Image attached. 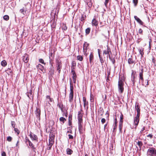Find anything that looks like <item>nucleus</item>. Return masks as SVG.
Listing matches in <instances>:
<instances>
[{"label":"nucleus","instance_id":"f257e3e1","mask_svg":"<svg viewBox=\"0 0 156 156\" xmlns=\"http://www.w3.org/2000/svg\"><path fill=\"white\" fill-rule=\"evenodd\" d=\"M143 72L144 69L142 68L141 69L140 72L139 73V79L140 80H141L142 85L144 86H145V87H147V86L148 85V81L147 80H146L145 81L147 82V84H145L144 83V80L143 77Z\"/></svg>","mask_w":156,"mask_h":156},{"label":"nucleus","instance_id":"f03ea898","mask_svg":"<svg viewBox=\"0 0 156 156\" xmlns=\"http://www.w3.org/2000/svg\"><path fill=\"white\" fill-rule=\"evenodd\" d=\"M54 139V135L53 134H50V137L49 139V142L48 144V147H47V149L48 150H51V147L53 145L54 143L53 140Z\"/></svg>","mask_w":156,"mask_h":156},{"label":"nucleus","instance_id":"7ed1b4c3","mask_svg":"<svg viewBox=\"0 0 156 156\" xmlns=\"http://www.w3.org/2000/svg\"><path fill=\"white\" fill-rule=\"evenodd\" d=\"M147 154L151 156H156V150L153 147H150L148 150Z\"/></svg>","mask_w":156,"mask_h":156},{"label":"nucleus","instance_id":"20e7f679","mask_svg":"<svg viewBox=\"0 0 156 156\" xmlns=\"http://www.w3.org/2000/svg\"><path fill=\"white\" fill-rule=\"evenodd\" d=\"M124 83L122 80L119 79L118 82V88L119 91L120 93H122L124 90V88L123 87Z\"/></svg>","mask_w":156,"mask_h":156},{"label":"nucleus","instance_id":"39448f33","mask_svg":"<svg viewBox=\"0 0 156 156\" xmlns=\"http://www.w3.org/2000/svg\"><path fill=\"white\" fill-rule=\"evenodd\" d=\"M56 66L57 70L58 73H60L61 69L62 68V63L61 61L57 60L56 62Z\"/></svg>","mask_w":156,"mask_h":156},{"label":"nucleus","instance_id":"423d86ee","mask_svg":"<svg viewBox=\"0 0 156 156\" xmlns=\"http://www.w3.org/2000/svg\"><path fill=\"white\" fill-rule=\"evenodd\" d=\"M123 115L122 114H121V115L120 116V121L119 123V129L120 131V132H121L122 131V124L123 122Z\"/></svg>","mask_w":156,"mask_h":156},{"label":"nucleus","instance_id":"0eeeda50","mask_svg":"<svg viewBox=\"0 0 156 156\" xmlns=\"http://www.w3.org/2000/svg\"><path fill=\"white\" fill-rule=\"evenodd\" d=\"M29 136L32 140L37 141L38 137L36 135L34 134L32 132H30Z\"/></svg>","mask_w":156,"mask_h":156},{"label":"nucleus","instance_id":"6e6552de","mask_svg":"<svg viewBox=\"0 0 156 156\" xmlns=\"http://www.w3.org/2000/svg\"><path fill=\"white\" fill-rule=\"evenodd\" d=\"M107 49H106V50H104L103 51V55H104L105 54L107 55V57H108V55L109 57V55H110V53L111 54L112 52H111V49L108 46H107Z\"/></svg>","mask_w":156,"mask_h":156},{"label":"nucleus","instance_id":"1a4fd4ad","mask_svg":"<svg viewBox=\"0 0 156 156\" xmlns=\"http://www.w3.org/2000/svg\"><path fill=\"white\" fill-rule=\"evenodd\" d=\"M139 118H135L134 120V128L136 129L139 121Z\"/></svg>","mask_w":156,"mask_h":156},{"label":"nucleus","instance_id":"9d476101","mask_svg":"<svg viewBox=\"0 0 156 156\" xmlns=\"http://www.w3.org/2000/svg\"><path fill=\"white\" fill-rule=\"evenodd\" d=\"M89 45V44L87 42H85L83 45V50L84 53H86L87 49V47Z\"/></svg>","mask_w":156,"mask_h":156},{"label":"nucleus","instance_id":"9b49d317","mask_svg":"<svg viewBox=\"0 0 156 156\" xmlns=\"http://www.w3.org/2000/svg\"><path fill=\"white\" fill-rule=\"evenodd\" d=\"M23 62L25 63H27L29 60V58L28 55L26 54L23 57Z\"/></svg>","mask_w":156,"mask_h":156},{"label":"nucleus","instance_id":"f8f14e48","mask_svg":"<svg viewBox=\"0 0 156 156\" xmlns=\"http://www.w3.org/2000/svg\"><path fill=\"white\" fill-rule=\"evenodd\" d=\"M134 18L135 20L141 25H143L144 24V23L136 16H134Z\"/></svg>","mask_w":156,"mask_h":156},{"label":"nucleus","instance_id":"ddd939ff","mask_svg":"<svg viewBox=\"0 0 156 156\" xmlns=\"http://www.w3.org/2000/svg\"><path fill=\"white\" fill-rule=\"evenodd\" d=\"M81 116L78 117V126L83 125V120Z\"/></svg>","mask_w":156,"mask_h":156},{"label":"nucleus","instance_id":"4468645a","mask_svg":"<svg viewBox=\"0 0 156 156\" xmlns=\"http://www.w3.org/2000/svg\"><path fill=\"white\" fill-rule=\"evenodd\" d=\"M35 114L36 116L37 117H40L41 115V110L39 108H36V111H35Z\"/></svg>","mask_w":156,"mask_h":156},{"label":"nucleus","instance_id":"2eb2a0df","mask_svg":"<svg viewBox=\"0 0 156 156\" xmlns=\"http://www.w3.org/2000/svg\"><path fill=\"white\" fill-rule=\"evenodd\" d=\"M117 125V121L116 118L115 119L114 123L113 125V132L116 129Z\"/></svg>","mask_w":156,"mask_h":156},{"label":"nucleus","instance_id":"dca6fc26","mask_svg":"<svg viewBox=\"0 0 156 156\" xmlns=\"http://www.w3.org/2000/svg\"><path fill=\"white\" fill-rule=\"evenodd\" d=\"M73 93H70L69 95V101L70 102H72L73 99Z\"/></svg>","mask_w":156,"mask_h":156},{"label":"nucleus","instance_id":"f3484780","mask_svg":"<svg viewBox=\"0 0 156 156\" xmlns=\"http://www.w3.org/2000/svg\"><path fill=\"white\" fill-rule=\"evenodd\" d=\"M92 24L93 26H96L98 25V22L95 19H94L92 20Z\"/></svg>","mask_w":156,"mask_h":156},{"label":"nucleus","instance_id":"a211bd4d","mask_svg":"<svg viewBox=\"0 0 156 156\" xmlns=\"http://www.w3.org/2000/svg\"><path fill=\"white\" fill-rule=\"evenodd\" d=\"M78 129L80 134H83V125L78 126Z\"/></svg>","mask_w":156,"mask_h":156},{"label":"nucleus","instance_id":"6ab92c4d","mask_svg":"<svg viewBox=\"0 0 156 156\" xmlns=\"http://www.w3.org/2000/svg\"><path fill=\"white\" fill-rule=\"evenodd\" d=\"M54 55L51 52L49 56V63L50 64H51V61L52 60V59L54 58Z\"/></svg>","mask_w":156,"mask_h":156},{"label":"nucleus","instance_id":"aec40b11","mask_svg":"<svg viewBox=\"0 0 156 156\" xmlns=\"http://www.w3.org/2000/svg\"><path fill=\"white\" fill-rule=\"evenodd\" d=\"M83 102L84 107V108H85L86 106L87 105H88V102L87 101L85 97H83Z\"/></svg>","mask_w":156,"mask_h":156},{"label":"nucleus","instance_id":"412c9836","mask_svg":"<svg viewBox=\"0 0 156 156\" xmlns=\"http://www.w3.org/2000/svg\"><path fill=\"white\" fill-rule=\"evenodd\" d=\"M57 106L61 109L62 111L63 110V105L61 102H58L57 104Z\"/></svg>","mask_w":156,"mask_h":156},{"label":"nucleus","instance_id":"4be33fe9","mask_svg":"<svg viewBox=\"0 0 156 156\" xmlns=\"http://www.w3.org/2000/svg\"><path fill=\"white\" fill-rule=\"evenodd\" d=\"M36 67L37 69H39L42 71L44 69V66L40 64H38L37 66Z\"/></svg>","mask_w":156,"mask_h":156},{"label":"nucleus","instance_id":"5701e85b","mask_svg":"<svg viewBox=\"0 0 156 156\" xmlns=\"http://www.w3.org/2000/svg\"><path fill=\"white\" fill-rule=\"evenodd\" d=\"M93 58L94 56L93 54L92 53H91L89 56V60L90 63H91L93 62Z\"/></svg>","mask_w":156,"mask_h":156},{"label":"nucleus","instance_id":"b1692460","mask_svg":"<svg viewBox=\"0 0 156 156\" xmlns=\"http://www.w3.org/2000/svg\"><path fill=\"white\" fill-rule=\"evenodd\" d=\"M128 63L129 64H132L134 63V61L132 58H129L128 59Z\"/></svg>","mask_w":156,"mask_h":156},{"label":"nucleus","instance_id":"393cba45","mask_svg":"<svg viewBox=\"0 0 156 156\" xmlns=\"http://www.w3.org/2000/svg\"><path fill=\"white\" fill-rule=\"evenodd\" d=\"M66 152L67 154L71 155L73 153V151L69 148H67L66 149Z\"/></svg>","mask_w":156,"mask_h":156},{"label":"nucleus","instance_id":"a878e982","mask_svg":"<svg viewBox=\"0 0 156 156\" xmlns=\"http://www.w3.org/2000/svg\"><path fill=\"white\" fill-rule=\"evenodd\" d=\"M131 81L133 83V85H134V84L135 81V76H134V75L133 74V72L132 73Z\"/></svg>","mask_w":156,"mask_h":156},{"label":"nucleus","instance_id":"bb28decb","mask_svg":"<svg viewBox=\"0 0 156 156\" xmlns=\"http://www.w3.org/2000/svg\"><path fill=\"white\" fill-rule=\"evenodd\" d=\"M7 64L6 61L5 60H3L1 62V65L3 67L5 66Z\"/></svg>","mask_w":156,"mask_h":156},{"label":"nucleus","instance_id":"cd10ccee","mask_svg":"<svg viewBox=\"0 0 156 156\" xmlns=\"http://www.w3.org/2000/svg\"><path fill=\"white\" fill-rule=\"evenodd\" d=\"M109 58L113 64H115V60L114 58L111 57L109 55Z\"/></svg>","mask_w":156,"mask_h":156},{"label":"nucleus","instance_id":"c85d7f7f","mask_svg":"<svg viewBox=\"0 0 156 156\" xmlns=\"http://www.w3.org/2000/svg\"><path fill=\"white\" fill-rule=\"evenodd\" d=\"M59 120L60 122H62L63 124L66 121V120L65 118L63 117H61L59 118Z\"/></svg>","mask_w":156,"mask_h":156},{"label":"nucleus","instance_id":"c756f323","mask_svg":"<svg viewBox=\"0 0 156 156\" xmlns=\"http://www.w3.org/2000/svg\"><path fill=\"white\" fill-rule=\"evenodd\" d=\"M70 93H73V87L71 82L70 83Z\"/></svg>","mask_w":156,"mask_h":156},{"label":"nucleus","instance_id":"7c9ffc66","mask_svg":"<svg viewBox=\"0 0 156 156\" xmlns=\"http://www.w3.org/2000/svg\"><path fill=\"white\" fill-rule=\"evenodd\" d=\"M135 109L136 110V112H140V107L138 105H136L135 106Z\"/></svg>","mask_w":156,"mask_h":156},{"label":"nucleus","instance_id":"2f4dec72","mask_svg":"<svg viewBox=\"0 0 156 156\" xmlns=\"http://www.w3.org/2000/svg\"><path fill=\"white\" fill-rule=\"evenodd\" d=\"M3 18L5 20L7 21L9 20V17L7 15H5L3 16Z\"/></svg>","mask_w":156,"mask_h":156},{"label":"nucleus","instance_id":"473e14b6","mask_svg":"<svg viewBox=\"0 0 156 156\" xmlns=\"http://www.w3.org/2000/svg\"><path fill=\"white\" fill-rule=\"evenodd\" d=\"M77 59L80 61H82L83 59V57L81 55H78L77 57Z\"/></svg>","mask_w":156,"mask_h":156},{"label":"nucleus","instance_id":"72a5a7b5","mask_svg":"<svg viewBox=\"0 0 156 156\" xmlns=\"http://www.w3.org/2000/svg\"><path fill=\"white\" fill-rule=\"evenodd\" d=\"M90 30V28H88L86 29L85 33L86 34H89Z\"/></svg>","mask_w":156,"mask_h":156},{"label":"nucleus","instance_id":"f704fd0d","mask_svg":"<svg viewBox=\"0 0 156 156\" xmlns=\"http://www.w3.org/2000/svg\"><path fill=\"white\" fill-rule=\"evenodd\" d=\"M46 99H47V100H48V101H50V102H52L53 101V99L51 98L49 96H46Z\"/></svg>","mask_w":156,"mask_h":156},{"label":"nucleus","instance_id":"c9c22d12","mask_svg":"<svg viewBox=\"0 0 156 156\" xmlns=\"http://www.w3.org/2000/svg\"><path fill=\"white\" fill-rule=\"evenodd\" d=\"M138 145L141 148L143 145V143L141 141H138L137 143Z\"/></svg>","mask_w":156,"mask_h":156},{"label":"nucleus","instance_id":"e433bc0d","mask_svg":"<svg viewBox=\"0 0 156 156\" xmlns=\"http://www.w3.org/2000/svg\"><path fill=\"white\" fill-rule=\"evenodd\" d=\"M29 144V146L30 147L33 148V149H35V148L34 147V145H33V143H31V142L30 141H29V142H28Z\"/></svg>","mask_w":156,"mask_h":156},{"label":"nucleus","instance_id":"4c0bfd02","mask_svg":"<svg viewBox=\"0 0 156 156\" xmlns=\"http://www.w3.org/2000/svg\"><path fill=\"white\" fill-rule=\"evenodd\" d=\"M143 49H144L142 48L139 49V53L141 56H143L144 54L143 52Z\"/></svg>","mask_w":156,"mask_h":156},{"label":"nucleus","instance_id":"58836bf2","mask_svg":"<svg viewBox=\"0 0 156 156\" xmlns=\"http://www.w3.org/2000/svg\"><path fill=\"white\" fill-rule=\"evenodd\" d=\"M90 101L91 102H94V97L93 96V95H92L91 94L90 96Z\"/></svg>","mask_w":156,"mask_h":156},{"label":"nucleus","instance_id":"ea45409f","mask_svg":"<svg viewBox=\"0 0 156 156\" xmlns=\"http://www.w3.org/2000/svg\"><path fill=\"white\" fill-rule=\"evenodd\" d=\"M71 72L72 73L73 76L72 77H76V74L75 73V72L74 70H72L71 71Z\"/></svg>","mask_w":156,"mask_h":156},{"label":"nucleus","instance_id":"a19ab883","mask_svg":"<svg viewBox=\"0 0 156 156\" xmlns=\"http://www.w3.org/2000/svg\"><path fill=\"white\" fill-rule=\"evenodd\" d=\"M86 17V16H85L82 15L80 19L81 21H83V20H84L85 19Z\"/></svg>","mask_w":156,"mask_h":156},{"label":"nucleus","instance_id":"79ce46f5","mask_svg":"<svg viewBox=\"0 0 156 156\" xmlns=\"http://www.w3.org/2000/svg\"><path fill=\"white\" fill-rule=\"evenodd\" d=\"M99 58L100 62H101V64H102L104 63V60H103L102 58L101 57L100 55H99Z\"/></svg>","mask_w":156,"mask_h":156},{"label":"nucleus","instance_id":"37998d69","mask_svg":"<svg viewBox=\"0 0 156 156\" xmlns=\"http://www.w3.org/2000/svg\"><path fill=\"white\" fill-rule=\"evenodd\" d=\"M20 12L23 14H25V12L23 8V9H20Z\"/></svg>","mask_w":156,"mask_h":156},{"label":"nucleus","instance_id":"c03bdc74","mask_svg":"<svg viewBox=\"0 0 156 156\" xmlns=\"http://www.w3.org/2000/svg\"><path fill=\"white\" fill-rule=\"evenodd\" d=\"M14 130L15 132L17 133V134H19L20 131L18 129L15 128H14Z\"/></svg>","mask_w":156,"mask_h":156},{"label":"nucleus","instance_id":"a18cd8bd","mask_svg":"<svg viewBox=\"0 0 156 156\" xmlns=\"http://www.w3.org/2000/svg\"><path fill=\"white\" fill-rule=\"evenodd\" d=\"M11 124L13 128H15V123L14 121H12L11 122Z\"/></svg>","mask_w":156,"mask_h":156},{"label":"nucleus","instance_id":"49530a36","mask_svg":"<svg viewBox=\"0 0 156 156\" xmlns=\"http://www.w3.org/2000/svg\"><path fill=\"white\" fill-rule=\"evenodd\" d=\"M7 140L9 142H11L12 140V138L10 136H9L7 137Z\"/></svg>","mask_w":156,"mask_h":156},{"label":"nucleus","instance_id":"de8ad7c7","mask_svg":"<svg viewBox=\"0 0 156 156\" xmlns=\"http://www.w3.org/2000/svg\"><path fill=\"white\" fill-rule=\"evenodd\" d=\"M32 93V90H30L29 92L28 93L27 96L29 98H30V96L31 95Z\"/></svg>","mask_w":156,"mask_h":156},{"label":"nucleus","instance_id":"09e8293b","mask_svg":"<svg viewBox=\"0 0 156 156\" xmlns=\"http://www.w3.org/2000/svg\"><path fill=\"white\" fill-rule=\"evenodd\" d=\"M133 2L135 6H136L138 3V0H133Z\"/></svg>","mask_w":156,"mask_h":156},{"label":"nucleus","instance_id":"8fccbe9b","mask_svg":"<svg viewBox=\"0 0 156 156\" xmlns=\"http://www.w3.org/2000/svg\"><path fill=\"white\" fill-rule=\"evenodd\" d=\"M39 61L40 63L44 64V65H45V63L44 62V60L42 59H39Z\"/></svg>","mask_w":156,"mask_h":156},{"label":"nucleus","instance_id":"3c124183","mask_svg":"<svg viewBox=\"0 0 156 156\" xmlns=\"http://www.w3.org/2000/svg\"><path fill=\"white\" fill-rule=\"evenodd\" d=\"M147 137H150V139H151L153 137V135L151 134H149L147 136Z\"/></svg>","mask_w":156,"mask_h":156},{"label":"nucleus","instance_id":"603ef678","mask_svg":"<svg viewBox=\"0 0 156 156\" xmlns=\"http://www.w3.org/2000/svg\"><path fill=\"white\" fill-rule=\"evenodd\" d=\"M137 114L136 117L135 118H139L140 114V112H137Z\"/></svg>","mask_w":156,"mask_h":156},{"label":"nucleus","instance_id":"864d4df0","mask_svg":"<svg viewBox=\"0 0 156 156\" xmlns=\"http://www.w3.org/2000/svg\"><path fill=\"white\" fill-rule=\"evenodd\" d=\"M82 111V110L81 109L80 111L78 112V117L80 116H81L82 117H83V115L81 113V111Z\"/></svg>","mask_w":156,"mask_h":156},{"label":"nucleus","instance_id":"5fc2aeb1","mask_svg":"<svg viewBox=\"0 0 156 156\" xmlns=\"http://www.w3.org/2000/svg\"><path fill=\"white\" fill-rule=\"evenodd\" d=\"M49 72L50 73L51 75H53L54 74V70L53 69H51L50 71Z\"/></svg>","mask_w":156,"mask_h":156},{"label":"nucleus","instance_id":"6e6d98bb","mask_svg":"<svg viewBox=\"0 0 156 156\" xmlns=\"http://www.w3.org/2000/svg\"><path fill=\"white\" fill-rule=\"evenodd\" d=\"M30 141L29 140V139L27 137H25V142L26 144H27V142H29Z\"/></svg>","mask_w":156,"mask_h":156},{"label":"nucleus","instance_id":"4d7b16f0","mask_svg":"<svg viewBox=\"0 0 156 156\" xmlns=\"http://www.w3.org/2000/svg\"><path fill=\"white\" fill-rule=\"evenodd\" d=\"M109 0H105V2L104 3V4L106 7H107V4L108 3Z\"/></svg>","mask_w":156,"mask_h":156},{"label":"nucleus","instance_id":"13d9d810","mask_svg":"<svg viewBox=\"0 0 156 156\" xmlns=\"http://www.w3.org/2000/svg\"><path fill=\"white\" fill-rule=\"evenodd\" d=\"M105 121H106L105 119L104 118H102L101 119V122L103 124L105 123Z\"/></svg>","mask_w":156,"mask_h":156},{"label":"nucleus","instance_id":"bf43d9fd","mask_svg":"<svg viewBox=\"0 0 156 156\" xmlns=\"http://www.w3.org/2000/svg\"><path fill=\"white\" fill-rule=\"evenodd\" d=\"M143 30L141 29L140 28L139 30L138 33L140 34H142Z\"/></svg>","mask_w":156,"mask_h":156},{"label":"nucleus","instance_id":"052dcab7","mask_svg":"<svg viewBox=\"0 0 156 156\" xmlns=\"http://www.w3.org/2000/svg\"><path fill=\"white\" fill-rule=\"evenodd\" d=\"M2 156H6V153L5 152L2 151L1 154Z\"/></svg>","mask_w":156,"mask_h":156},{"label":"nucleus","instance_id":"680f3d73","mask_svg":"<svg viewBox=\"0 0 156 156\" xmlns=\"http://www.w3.org/2000/svg\"><path fill=\"white\" fill-rule=\"evenodd\" d=\"M69 138V139H73V136L72 135L70 134L68 135Z\"/></svg>","mask_w":156,"mask_h":156},{"label":"nucleus","instance_id":"e2e57ef3","mask_svg":"<svg viewBox=\"0 0 156 156\" xmlns=\"http://www.w3.org/2000/svg\"><path fill=\"white\" fill-rule=\"evenodd\" d=\"M145 129V127L144 126L143 127L142 129L140 131V133H142L144 130Z\"/></svg>","mask_w":156,"mask_h":156},{"label":"nucleus","instance_id":"0e129e2a","mask_svg":"<svg viewBox=\"0 0 156 156\" xmlns=\"http://www.w3.org/2000/svg\"><path fill=\"white\" fill-rule=\"evenodd\" d=\"M73 79V81L74 83H76V77H72Z\"/></svg>","mask_w":156,"mask_h":156},{"label":"nucleus","instance_id":"69168bd1","mask_svg":"<svg viewBox=\"0 0 156 156\" xmlns=\"http://www.w3.org/2000/svg\"><path fill=\"white\" fill-rule=\"evenodd\" d=\"M19 145V139H18V140L17 141V142L16 144V146H18Z\"/></svg>","mask_w":156,"mask_h":156},{"label":"nucleus","instance_id":"338daca9","mask_svg":"<svg viewBox=\"0 0 156 156\" xmlns=\"http://www.w3.org/2000/svg\"><path fill=\"white\" fill-rule=\"evenodd\" d=\"M98 52L99 56V55H100V50L99 49L98 50Z\"/></svg>","mask_w":156,"mask_h":156},{"label":"nucleus","instance_id":"774afa93","mask_svg":"<svg viewBox=\"0 0 156 156\" xmlns=\"http://www.w3.org/2000/svg\"><path fill=\"white\" fill-rule=\"evenodd\" d=\"M107 126V124H106L104 125V128H106Z\"/></svg>","mask_w":156,"mask_h":156}]
</instances>
